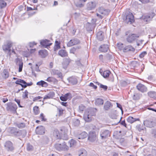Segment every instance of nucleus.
Segmentation results:
<instances>
[{
  "label": "nucleus",
  "instance_id": "nucleus-1",
  "mask_svg": "<svg viewBox=\"0 0 156 156\" xmlns=\"http://www.w3.org/2000/svg\"><path fill=\"white\" fill-rule=\"evenodd\" d=\"M124 21L128 24H131L134 22V16L132 13L126 11L122 16Z\"/></svg>",
  "mask_w": 156,
  "mask_h": 156
},
{
  "label": "nucleus",
  "instance_id": "nucleus-2",
  "mask_svg": "<svg viewBox=\"0 0 156 156\" xmlns=\"http://www.w3.org/2000/svg\"><path fill=\"white\" fill-rule=\"evenodd\" d=\"M13 45L12 42L10 41H7L2 45V48L5 52H8V54L9 56L11 55V48Z\"/></svg>",
  "mask_w": 156,
  "mask_h": 156
},
{
  "label": "nucleus",
  "instance_id": "nucleus-3",
  "mask_svg": "<svg viewBox=\"0 0 156 156\" xmlns=\"http://www.w3.org/2000/svg\"><path fill=\"white\" fill-rule=\"evenodd\" d=\"M129 31H127L125 32V35L127 37L126 38V41L130 43H132L138 37V36L136 34H128L129 33Z\"/></svg>",
  "mask_w": 156,
  "mask_h": 156
},
{
  "label": "nucleus",
  "instance_id": "nucleus-4",
  "mask_svg": "<svg viewBox=\"0 0 156 156\" xmlns=\"http://www.w3.org/2000/svg\"><path fill=\"white\" fill-rule=\"evenodd\" d=\"M6 109L7 111L13 113L16 112L17 106L16 104L11 102L8 103L6 104Z\"/></svg>",
  "mask_w": 156,
  "mask_h": 156
},
{
  "label": "nucleus",
  "instance_id": "nucleus-5",
  "mask_svg": "<svg viewBox=\"0 0 156 156\" xmlns=\"http://www.w3.org/2000/svg\"><path fill=\"white\" fill-rule=\"evenodd\" d=\"M55 149L59 151L67 150L69 147L67 146L65 142L61 144H56L55 145Z\"/></svg>",
  "mask_w": 156,
  "mask_h": 156
},
{
  "label": "nucleus",
  "instance_id": "nucleus-6",
  "mask_svg": "<svg viewBox=\"0 0 156 156\" xmlns=\"http://www.w3.org/2000/svg\"><path fill=\"white\" fill-rule=\"evenodd\" d=\"M81 44L80 40L76 38H73L70 40L67 43L68 47H70L74 45H80Z\"/></svg>",
  "mask_w": 156,
  "mask_h": 156
},
{
  "label": "nucleus",
  "instance_id": "nucleus-7",
  "mask_svg": "<svg viewBox=\"0 0 156 156\" xmlns=\"http://www.w3.org/2000/svg\"><path fill=\"white\" fill-rule=\"evenodd\" d=\"M110 130L108 129H105L101 130L100 133V136L102 140H105L110 136Z\"/></svg>",
  "mask_w": 156,
  "mask_h": 156
},
{
  "label": "nucleus",
  "instance_id": "nucleus-8",
  "mask_svg": "<svg viewBox=\"0 0 156 156\" xmlns=\"http://www.w3.org/2000/svg\"><path fill=\"white\" fill-rule=\"evenodd\" d=\"M4 147L5 149L8 151H12L14 149L13 143L9 140L6 141L5 142Z\"/></svg>",
  "mask_w": 156,
  "mask_h": 156
},
{
  "label": "nucleus",
  "instance_id": "nucleus-9",
  "mask_svg": "<svg viewBox=\"0 0 156 156\" xmlns=\"http://www.w3.org/2000/svg\"><path fill=\"white\" fill-rule=\"evenodd\" d=\"M98 12L100 14L105 16L108 15L110 12V10L108 9H105L102 7H101L98 8Z\"/></svg>",
  "mask_w": 156,
  "mask_h": 156
},
{
  "label": "nucleus",
  "instance_id": "nucleus-10",
  "mask_svg": "<svg viewBox=\"0 0 156 156\" xmlns=\"http://www.w3.org/2000/svg\"><path fill=\"white\" fill-rule=\"evenodd\" d=\"M137 89L140 92L144 93L147 91V87L144 85L140 83L136 86Z\"/></svg>",
  "mask_w": 156,
  "mask_h": 156
},
{
  "label": "nucleus",
  "instance_id": "nucleus-11",
  "mask_svg": "<svg viewBox=\"0 0 156 156\" xmlns=\"http://www.w3.org/2000/svg\"><path fill=\"white\" fill-rule=\"evenodd\" d=\"M144 126L147 127L152 128L154 126L155 122L153 120H146L144 121Z\"/></svg>",
  "mask_w": 156,
  "mask_h": 156
},
{
  "label": "nucleus",
  "instance_id": "nucleus-12",
  "mask_svg": "<svg viewBox=\"0 0 156 156\" xmlns=\"http://www.w3.org/2000/svg\"><path fill=\"white\" fill-rule=\"evenodd\" d=\"M97 111V109L96 108H90L88 109L85 112L92 117L96 115Z\"/></svg>",
  "mask_w": 156,
  "mask_h": 156
},
{
  "label": "nucleus",
  "instance_id": "nucleus-13",
  "mask_svg": "<svg viewBox=\"0 0 156 156\" xmlns=\"http://www.w3.org/2000/svg\"><path fill=\"white\" fill-rule=\"evenodd\" d=\"M72 98V94L70 93H68L63 96H61L60 97V100L62 101H66L68 99H70Z\"/></svg>",
  "mask_w": 156,
  "mask_h": 156
},
{
  "label": "nucleus",
  "instance_id": "nucleus-14",
  "mask_svg": "<svg viewBox=\"0 0 156 156\" xmlns=\"http://www.w3.org/2000/svg\"><path fill=\"white\" fill-rule=\"evenodd\" d=\"M96 5L95 2H90L87 4V9L88 10H91L94 9L96 7Z\"/></svg>",
  "mask_w": 156,
  "mask_h": 156
},
{
  "label": "nucleus",
  "instance_id": "nucleus-15",
  "mask_svg": "<svg viewBox=\"0 0 156 156\" xmlns=\"http://www.w3.org/2000/svg\"><path fill=\"white\" fill-rule=\"evenodd\" d=\"M154 15L155 13H152L151 16H150V15H143L142 18L144 21L147 22L151 20Z\"/></svg>",
  "mask_w": 156,
  "mask_h": 156
},
{
  "label": "nucleus",
  "instance_id": "nucleus-16",
  "mask_svg": "<svg viewBox=\"0 0 156 156\" xmlns=\"http://www.w3.org/2000/svg\"><path fill=\"white\" fill-rule=\"evenodd\" d=\"M69 83L72 85L76 84L78 83V80L76 77L75 76H72L68 79Z\"/></svg>",
  "mask_w": 156,
  "mask_h": 156
},
{
  "label": "nucleus",
  "instance_id": "nucleus-17",
  "mask_svg": "<svg viewBox=\"0 0 156 156\" xmlns=\"http://www.w3.org/2000/svg\"><path fill=\"white\" fill-rule=\"evenodd\" d=\"M44 128L43 126H38L36 129V133L39 135H42L44 133Z\"/></svg>",
  "mask_w": 156,
  "mask_h": 156
},
{
  "label": "nucleus",
  "instance_id": "nucleus-18",
  "mask_svg": "<svg viewBox=\"0 0 156 156\" xmlns=\"http://www.w3.org/2000/svg\"><path fill=\"white\" fill-rule=\"evenodd\" d=\"M19 130L17 128L15 127H12L10 129V133L13 136L18 137L19 133Z\"/></svg>",
  "mask_w": 156,
  "mask_h": 156
},
{
  "label": "nucleus",
  "instance_id": "nucleus-19",
  "mask_svg": "<svg viewBox=\"0 0 156 156\" xmlns=\"http://www.w3.org/2000/svg\"><path fill=\"white\" fill-rule=\"evenodd\" d=\"M41 44L44 48H47L52 44L50 43V41L47 39L42 40L40 42Z\"/></svg>",
  "mask_w": 156,
  "mask_h": 156
},
{
  "label": "nucleus",
  "instance_id": "nucleus-20",
  "mask_svg": "<svg viewBox=\"0 0 156 156\" xmlns=\"http://www.w3.org/2000/svg\"><path fill=\"white\" fill-rule=\"evenodd\" d=\"M16 61V65L19 66V72H21L22 71L23 67V63L22 61L19 58H17Z\"/></svg>",
  "mask_w": 156,
  "mask_h": 156
},
{
  "label": "nucleus",
  "instance_id": "nucleus-21",
  "mask_svg": "<svg viewBox=\"0 0 156 156\" xmlns=\"http://www.w3.org/2000/svg\"><path fill=\"white\" fill-rule=\"evenodd\" d=\"M52 74L53 75H57L58 76V77L62 79L63 77L62 73L58 70L53 69L52 70Z\"/></svg>",
  "mask_w": 156,
  "mask_h": 156
},
{
  "label": "nucleus",
  "instance_id": "nucleus-22",
  "mask_svg": "<svg viewBox=\"0 0 156 156\" xmlns=\"http://www.w3.org/2000/svg\"><path fill=\"white\" fill-rule=\"evenodd\" d=\"M88 139V140L91 142L95 141L96 139V136L95 133V132H90L89 133Z\"/></svg>",
  "mask_w": 156,
  "mask_h": 156
},
{
  "label": "nucleus",
  "instance_id": "nucleus-23",
  "mask_svg": "<svg viewBox=\"0 0 156 156\" xmlns=\"http://www.w3.org/2000/svg\"><path fill=\"white\" fill-rule=\"evenodd\" d=\"M71 61V60L69 58H65L62 63L63 68L64 69H66Z\"/></svg>",
  "mask_w": 156,
  "mask_h": 156
},
{
  "label": "nucleus",
  "instance_id": "nucleus-24",
  "mask_svg": "<svg viewBox=\"0 0 156 156\" xmlns=\"http://www.w3.org/2000/svg\"><path fill=\"white\" fill-rule=\"evenodd\" d=\"M108 49V46L107 44L101 45L99 48V51L101 52H106Z\"/></svg>",
  "mask_w": 156,
  "mask_h": 156
},
{
  "label": "nucleus",
  "instance_id": "nucleus-25",
  "mask_svg": "<svg viewBox=\"0 0 156 156\" xmlns=\"http://www.w3.org/2000/svg\"><path fill=\"white\" fill-rule=\"evenodd\" d=\"M92 118L91 116H90L87 113L85 112L83 116V119L85 122H90L92 120Z\"/></svg>",
  "mask_w": 156,
  "mask_h": 156
},
{
  "label": "nucleus",
  "instance_id": "nucleus-26",
  "mask_svg": "<svg viewBox=\"0 0 156 156\" xmlns=\"http://www.w3.org/2000/svg\"><path fill=\"white\" fill-rule=\"evenodd\" d=\"M112 105L110 101H107L105 103L104 106V109L105 110L107 111L109 109L111 108L112 107Z\"/></svg>",
  "mask_w": 156,
  "mask_h": 156
},
{
  "label": "nucleus",
  "instance_id": "nucleus-27",
  "mask_svg": "<svg viewBox=\"0 0 156 156\" xmlns=\"http://www.w3.org/2000/svg\"><path fill=\"white\" fill-rule=\"evenodd\" d=\"M81 46L80 45L77 46L76 47H73L70 49L69 53L76 55V52H77L78 49H81Z\"/></svg>",
  "mask_w": 156,
  "mask_h": 156
},
{
  "label": "nucleus",
  "instance_id": "nucleus-28",
  "mask_svg": "<svg viewBox=\"0 0 156 156\" xmlns=\"http://www.w3.org/2000/svg\"><path fill=\"white\" fill-rule=\"evenodd\" d=\"M55 95V93L54 91H50L47 94L45 95L43 98L44 100L52 98Z\"/></svg>",
  "mask_w": 156,
  "mask_h": 156
},
{
  "label": "nucleus",
  "instance_id": "nucleus-29",
  "mask_svg": "<svg viewBox=\"0 0 156 156\" xmlns=\"http://www.w3.org/2000/svg\"><path fill=\"white\" fill-rule=\"evenodd\" d=\"M97 37L100 41H102L104 38V32L102 31H100L97 33Z\"/></svg>",
  "mask_w": 156,
  "mask_h": 156
},
{
  "label": "nucleus",
  "instance_id": "nucleus-30",
  "mask_svg": "<svg viewBox=\"0 0 156 156\" xmlns=\"http://www.w3.org/2000/svg\"><path fill=\"white\" fill-rule=\"evenodd\" d=\"M39 55L42 58H44L48 55V51L45 50H41L39 51Z\"/></svg>",
  "mask_w": 156,
  "mask_h": 156
},
{
  "label": "nucleus",
  "instance_id": "nucleus-31",
  "mask_svg": "<svg viewBox=\"0 0 156 156\" xmlns=\"http://www.w3.org/2000/svg\"><path fill=\"white\" fill-rule=\"evenodd\" d=\"M58 55L62 57H65L67 56L68 54L65 50L61 49L58 52Z\"/></svg>",
  "mask_w": 156,
  "mask_h": 156
},
{
  "label": "nucleus",
  "instance_id": "nucleus-32",
  "mask_svg": "<svg viewBox=\"0 0 156 156\" xmlns=\"http://www.w3.org/2000/svg\"><path fill=\"white\" fill-rule=\"evenodd\" d=\"M135 48L131 45H127L125 46L123 49V51L126 52L129 51L134 52L135 51Z\"/></svg>",
  "mask_w": 156,
  "mask_h": 156
},
{
  "label": "nucleus",
  "instance_id": "nucleus-33",
  "mask_svg": "<svg viewBox=\"0 0 156 156\" xmlns=\"http://www.w3.org/2000/svg\"><path fill=\"white\" fill-rule=\"evenodd\" d=\"M100 72L102 76L105 78H108L110 75L111 74V72L108 70L105 71L103 73H101V71H100Z\"/></svg>",
  "mask_w": 156,
  "mask_h": 156
},
{
  "label": "nucleus",
  "instance_id": "nucleus-34",
  "mask_svg": "<svg viewBox=\"0 0 156 156\" xmlns=\"http://www.w3.org/2000/svg\"><path fill=\"white\" fill-rule=\"evenodd\" d=\"M126 120L128 122L131 124L135 121H139L140 119L139 118H134L132 116H129Z\"/></svg>",
  "mask_w": 156,
  "mask_h": 156
},
{
  "label": "nucleus",
  "instance_id": "nucleus-35",
  "mask_svg": "<svg viewBox=\"0 0 156 156\" xmlns=\"http://www.w3.org/2000/svg\"><path fill=\"white\" fill-rule=\"evenodd\" d=\"M46 80L48 82H53L55 84H57L58 82V80L57 79L52 77H48Z\"/></svg>",
  "mask_w": 156,
  "mask_h": 156
},
{
  "label": "nucleus",
  "instance_id": "nucleus-36",
  "mask_svg": "<svg viewBox=\"0 0 156 156\" xmlns=\"http://www.w3.org/2000/svg\"><path fill=\"white\" fill-rule=\"evenodd\" d=\"M94 103L95 105L99 106L101 105H103L104 103V100L101 98H97L95 100Z\"/></svg>",
  "mask_w": 156,
  "mask_h": 156
},
{
  "label": "nucleus",
  "instance_id": "nucleus-37",
  "mask_svg": "<svg viewBox=\"0 0 156 156\" xmlns=\"http://www.w3.org/2000/svg\"><path fill=\"white\" fill-rule=\"evenodd\" d=\"M37 85L44 87H47L48 86V84L43 80H41L37 82Z\"/></svg>",
  "mask_w": 156,
  "mask_h": 156
},
{
  "label": "nucleus",
  "instance_id": "nucleus-38",
  "mask_svg": "<svg viewBox=\"0 0 156 156\" xmlns=\"http://www.w3.org/2000/svg\"><path fill=\"white\" fill-rule=\"evenodd\" d=\"M87 134L85 132H83L77 136L78 139H83L87 137Z\"/></svg>",
  "mask_w": 156,
  "mask_h": 156
},
{
  "label": "nucleus",
  "instance_id": "nucleus-39",
  "mask_svg": "<svg viewBox=\"0 0 156 156\" xmlns=\"http://www.w3.org/2000/svg\"><path fill=\"white\" fill-rule=\"evenodd\" d=\"M87 152L84 149H81L79 151V156H87Z\"/></svg>",
  "mask_w": 156,
  "mask_h": 156
},
{
  "label": "nucleus",
  "instance_id": "nucleus-40",
  "mask_svg": "<svg viewBox=\"0 0 156 156\" xmlns=\"http://www.w3.org/2000/svg\"><path fill=\"white\" fill-rule=\"evenodd\" d=\"M148 95L151 98L155 99L156 98V92L150 91L148 92Z\"/></svg>",
  "mask_w": 156,
  "mask_h": 156
},
{
  "label": "nucleus",
  "instance_id": "nucleus-41",
  "mask_svg": "<svg viewBox=\"0 0 156 156\" xmlns=\"http://www.w3.org/2000/svg\"><path fill=\"white\" fill-rule=\"evenodd\" d=\"M19 134L18 135V136H21L22 137H24L27 134V131L24 129L22 130H19Z\"/></svg>",
  "mask_w": 156,
  "mask_h": 156
},
{
  "label": "nucleus",
  "instance_id": "nucleus-42",
  "mask_svg": "<svg viewBox=\"0 0 156 156\" xmlns=\"http://www.w3.org/2000/svg\"><path fill=\"white\" fill-rule=\"evenodd\" d=\"M141 97V95L139 93H135L134 94L133 97V99L134 100H139Z\"/></svg>",
  "mask_w": 156,
  "mask_h": 156
},
{
  "label": "nucleus",
  "instance_id": "nucleus-43",
  "mask_svg": "<svg viewBox=\"0 0 156 156\" xmlns=\"http://www.w3.org/2000/svg\"><path fill=\"white\" fill-rule=\"evenodd\" d=\"M87 0H79V2H80V3H77L76 4V5L77 7H83L84 5L83 3H84L86 2Z\"/></svg>",
  "mask_w": 156,
  "mask_h": 156
},
{
  "label": "nucleus",
  "instance_id": "nucleus-44",
  "mask_svg": "<svg viewBox=\"0 0 156 156\" xmlns=\"http://www.w3.org/2000/svg\"><path fill=\"white\" fill-rule=\"evenodd\" d=\"M57 110L58 112V115L60 116L64 114V112L65 111V109H63L61 107L57 108Z\"/></svg>",
  "mask_w": 156,
  "mask_h": 156
},
{
  "label": "nucleus",
  "instance_id": "nucleus-45",
  "mask_svg": "<svg viewBox=\"0 0 156 156\" xmlns=\"http://www.w3.org/2000/svg\"><path fill=\"white\" fill-rule=\"evenodd\" d=\"M130 66L131 67L135 69L139 66V64L137 62L134 61L131 63Z\"/></svg>",
  "mask_w": 156,
  "mask_h": 156
},
{
  "label": "nucleus",
  "instance_id": "nucleus-46",
  "mask_svg": "<svg viewBox=\"0 0 156 156\" xmlns=\"http://www.w3.org/2000/svg\"><path fill=\"white\" fill-rule=\"evenodd\" d=\"M136 129L139 132H141L142 130H144L146 128L145 127L143 126L142 125H138L136 126Z\"/></svg>",
  "mask_w": 156,
  "mask_h": 156
},
{
  "label": "nucleus",
  "instance_id": "nucleus-47",
  "mask_svg": "<svg viewBox=\"0 0 156 156\" xmlns=\"http://www.w3.org/2000/svg\"><path fill=\"white\" fill-rule=\"evenodd\" d=\"M16 126L19 128H23L25 127L26 124L24 122L17 123L16 124Z\"/></svg>",
  "mask_w": 156,
  "mask_h": 156
},
{
  "label": "nucleus",
  "instance_id": "nucleus-48",
  "mask_svg": "<svg viewBox=\"0 0 156 156\" xmlns=\"http://www.w3.org/2000/svg\"><path fill=\"white\" fill-rule=\"evenodd\" d=\"M3 74L2 77L5 79H6L9 77V73L7 69H4L3 71Z\"/></svg>",
  "mask_w": 156,
  "mask_h": 156
},
{
  "label": "nucleus",
  "instance_id": "nucleus-49",
  "mask_svg": "<svg viewBox=\"0 0 156 156\" xmlns=\"http://www.w3.org/2000/svg\"><path fill=\"white\" fill-rule=\"evenodd\" d=\"M27 150L28 151H31L34 150L33 146L30 143L27 144Z\"/></svg>",
  "mask_w": 156,
  "mask_h": 156
},
{
  "label": "nucleus",
  "instance_id": "nucleus-50",
  "mask_svg": "<svg viewBox=\"0 0 156 156\" xmlns=\"http://www.w3.org/2000/svg\"><path fill=\"white\" fill-rule=\"evenodd\" d=\"M6 3L3 0H0V8H3L6 6Z\"/></svg>",
  "mask_w": 156,
  "mask_h": 156
},
{
  "label": "nucleus",
  "instance_id": "nucleus-51",
  "mask_svg": "<svg viewBox=\"0 0 156 156\" xmlns=\"http://www.w3.org/2000/svg\"><path fill=\"white\" fill-rule=\"evenodd\" d=\"M33 84V83L30 82V83H27L25 81V83L24 84H21V86L22 88H25L27 86H30Z\"/></svg>",
  "mask_w": 156,
  "mask_h": 156
},
{
  "label": "nucleus",
  "instance_id": "nucleus-52",
  "mask_svg": "<svg viewBox=\"0 0 156 156\" xmlns=\"http://www.w3.org/2000/svg\"><path fill=\"white\" fill-rule=\"evenodd\" d=\"M33 110L34 114L35 115L38 114L40 112L38 107L36 106L34 107Z\"/></svg>",
  "mask_w": 156,
  "mask_h": 156
},
{
  "label": "nucleus",
  "instance_id": "nucleus-53",
  "mask_svg": "<svg viewBox=\"0 0 156 156\" xmlns=\"http://www.w3.org/2000/svg\"><path fill=\"white\" fill-rule=\"evenodd\" d=\"M25 83V81L21 79H18L15 82V83L16 84L20 85L21 84H24Z\"/></svg>",
  "mask_w": 156,
  "mask_h": 156
},
{
  "label": "nucleus",
  "instance_id": "nucleus-54",
  "mask_svg": "<svg viewBox=\"0 0 156 156\" xmlns=\"http://www.w3.org/2000/svg\"><path fill=\"white\" fill-rule=\"evenodd\" d=\"M22 98L23 99H27L28 98V92L27 90H25L24 92H23Z\"/></svg>",
  "mask_w": 156,
  "mask_h": 156
},
{
  "label": "nucleus",
  "instance_id": "nucleus-55",
  "mask_svg": "<svg viewBox=\"0 0 156 156\" xmlns=\"http://www.w3.org/2000/svg\"><path fill=\"white\" fill-rule=\"evenodd\" d=\"M69 143H70V147H71L75 145L76 144V140L73 139H71L69 141Z\"/></svg>",
  "mask_w": 156,
  "mask_h": 156
},
{
  "label": "nucleus",
  "instance_id": "nucleus-56",
  "mask_svg": "<svg viewBox=\"0 0 156 156\" xmlns=\"http://www.w3.org/2000/svg\"><path fill=\"white\" fill-rule=\"evenodd\" d=\"M45 116L44 115L43 113L40 114L39 118L41 119V121H42L45 122L47 121V119L44 118Z\"/></svg>",
  "mask_w": 156,
  "mask_h": 156
},
{
  "label": "nucleus",
  "instance_id": "nucleus-57",
  "mask_svg": "<svg viewBox=\"0 0 156 156\" xmlns=\"http://www.w3.org/2000/svg\"><path fill=\"white\" fill-rule=\"evenodd\" d=\"M123 45V44L122 43L117 44V46L120 50H123V49L124 47Z\"/></svg>",
  "mask_w": 156,
  "mask_h": 156
},
{
  "label": "nucleus",
  "instance_id": "nucleus-58",
  "mask_svg": "<svg viewBox=\"0 0 156 156\" xmlns=\"http://www.w3.org/2000/svg\"><path fill=\"white\" fill-rule=\"evenodd\" d=\"M85 109V106L82 105H81L79 106V112H82Z\"/></svg>",
  "mask_w": 156,
  "mask_h": 156
},
{
  "label": "nucleus",
  "instance_id": "nucleus-59",
  "mask_svg": "<svg viewBox=\"0 0 156 156\" xmlns=\"http://www.w3.org/2000/svg\"><path fill=\"white\" fill-rule=\"evenodd\" d=\"M147 53L146 51H144L142 52L139 55V57L140 58H143L145 55L147 54Z\"/></svg>",
  "mask_w": 156,
  "mask_h": 156
},
{
  "label": "nucleus",
  "instance_id": "nucleus-60",
  "mask_svg": "<svg viewBox=\"0 0 156 156\" xmlns=\"http://www.w3.org/2000/svg\"><path fill=\"white\" fill-rule=\"evenodd\" d=\"M108 78V80H109V81L112 82L114 81V78L112 74L111 73V74L110 75Z\"/></svg>",
  "mask_w": 156,
  "mask_h": 156
},
{
  "label": "nucleus",
  "instance_id": "nucleus-61",
  "mask_svg": "<svg viewBox=\"0 0 156 156\" xmlns=\"http://www.w3.org/2000/svg\"><path fill=\"white\" fill-rule=\"evenodd\" d=\"M100 88L103 89L104 90L106 91L108 89V87L106 85H103L102 84L100 85Z\"/></svg>",
  "mask_w": 156,
  "mask_h": 156
},
{
  "label": "nucleus",
  "instance_id": "nucleus-62",
  "mask_svg": "<svg viewBox=\"0 0 156 156\" xmlns=\"http://www.w3.org/2000/svg\"><path fill=\"white\" fill-rule=\"evenodd\" d=\"M80 123V121L78 119H76L74 120V124L75 126H77Z\"/></svg>",
  "mask_w": 156,
  "mask_h": 156
},
{
  "label": "nucleus",
  "instance_id": "nucleus-63",
  "mask_svg": "<svg viewBox=\"0 0 156 156\" xmlns=\"http://www.w3.org/2000/svg\"><path fill=\"white\" fill-rule=\"evenodd\" d=\"M105 57L108 60H110L112 58V55L109 54H107Z\"/></svg>",
  "mask_w": 156,
  "mask_h": 156
},
{
  "label": "nucleus",
  "instance_id": "nucleus-64",
  "mask_svg": "<svg viewBox=\"0 0 156 156\" xmlns=\"http://www.w3.org/2000/svg\"><path fill=\"white\" fill-rule=\"evenodd\" d=\"M153 137L156 139V129H154L152 131V133Z\"/></svg>",
  "mask_w": 156,
  "mask_h": 156
}]
</instances>
